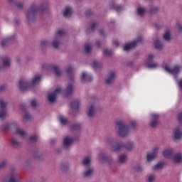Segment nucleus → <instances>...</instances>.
I'll return each instance as SVG.
<instances>
[{
  "label": "nucleus",
  "instance_id": "f257e3e1",
  "mask_svg": "<svg viewBox=\"0 0 182 182\" xmlns=\"http://www.w3.org/2000/svg\"><path fill=\"white\" fill-rule=\"evenodd\" d=\"M49 9V2L44 1L39 5L36 4H33L30 6L27 10L26 16L30 22H33L38 16V14H42L43 12H46Z\"/></svg>",
  "mask_w": 182,
  "mask_h": 182
},
{
  "label": "nucleus",
  "instance_id": "f03ea898",
  "mask_svg": "<svg viewBox=\"0 0 182 182\" xmlns=\"http://www.w3.org/2000/svg\"><path fill=\"white\" fill-rule=\"evenodd\" d=\"M130 127L136 129V127H137V122L134 120H132L129 122V126H127L124 120H119L116 123L115 129L120 137H127L130 133Z\"/></svg>",
  "mask_w": 182,
  "mask_h": 182
},
{
  "label": "nucleus",
  "instance_id": "7ed1b4c3",
  "mask_svg": "<svg viewBox=\"0 0 182 182\" xmlns=\"http://www.w3.org/2000/svg\"><path fill=\"white\" fill-rule=\"evenodd\" d=\"M41 80H42V75L39 74L34 75L30 82L25 79H21L19 80L18 83L19 89L23 91L28 90V89L32 87V86L38 85L41 82Z\"/></svg>",
  "mask_w": 182,
  "mask_h": 182
},
{
  "label": "nucleus",
  "instance_id": "20e7f679",
  "mask_svg": "<svg viewBox=\"0 0 182 182\" xmlns=\"http://www.w3.org/2000/svg\"><path fill=\"white\" fill-rule=\"evenodd\" d=\"M63 36H65V31L62 29L58 30L50 43V46H53L55 49H58V48L60 46V41H62V38H63Z\"/></svg>",
  "mask_w": 182,
  "mask_h": 182
},
{
  "label": "nucleus",
  "instance_id": "39448f33",
  "mask_svg": "<svg viewBox=\"0 0 182 182\" xmlns=\"http://www.w3.org/2000/svg\"><path fill=\"white\" fill-rule=\"evenodd\" d=\"M63 90L60 87H57L55 89H54L52 92H50L48 95V101L50 103H55L56 102V98L59 95H61L63 93Z\"/></svg>",
  "mask_w": 182,
  "mask_h": 182
},
{
  "label": "nucleus",
  "instance_id": "423d86ee",
  "mask_svg": "<svg viewBox=\"0 0 182 182\" xmlns=\"http://www.w3.org/2000/svg\"><path fill=\"white\" fill-rule=\"evenodd\" d=\"M143 41H144V39L143 38V36H139L136 38V41L125 45L124 47V50L126 51L130 50V49L136 48L137 45H140V43H142Z\"/></svg>",
  "mask_w": 182,
  "mask_h": 182
},
{
  "label": "nucleus",
  "instance_id": "0eeeda50",
  "mask_svg": "<svg viewBox=\"0 0 182 182\" xmlns=\"http://www.w3.org/2000/svg\"><path fill=\"white\" fill-rule=\"evenodd\" d=\"M164 69L165 72H167V73H170V75H173V76H176L180 73V70L181 69V66L178 65H176L173 67H170L168 65H165L164 67Z\"/></svg>",
  "mask_w": 182,
  "mask_h": 182
},
{
  "label": "nucleus",
  "instance_id": "6e6552de",
  "mask_svg": "<svg viewBox=\"0 0 182 182\" xmlns=\"http://www.w3.org/2000/svg\"><path fill=\"white\" fill-rule=\"evenodd\" d=\"M6 106H8V102L4 100H0V119L6 117Z\"/></svg>",
  "mask_w": 182,
  "mask_h": 182
},
{
  "label": "nucleus",
  "instance_id": "1a4fd4ad",
  "mask_svg": "<svg viewBox=\"0 0 182 182\" xmlns=\"http://www.w3.org/2000/svg\"><path fill=\"white\" fill-rule=\"evenodd\" d=\"M86 113L89 119H93L96 115V105L95 104L89 105L87 108Z\"/></svg>",
  "mask_w": 182,
  "mask_h": 182
},
{
  "label": "nucleus",
  "instance_id": "9d476101",
  "mask_svg": "<svg viewBox=\"0 0 182 182\" xmlns=\"http://www.w3.org/2000/svg\"><path fill=\"white\" fill-rule=\"evenodd\" d=\"M75 139L73 136H67L64 138L63 142V147L64 149H70V147L72 146V144H73Z\"/></svg>",
  "mask_w": 182,
  "mask_h": 182
},
{
  "label": "nucleus",
  "instance_id": "9b49d317",
  "mask_svg": "<svg viewBox=\"0 0 182 182\" xmlns=\"http://www.w3.org/2000/svg\"><path fill=\"white\" fill-rule=\"evenodd\" d=\"M11 66V59L8 57H3L0 60V70Z\"/></svg>",
  "mask_w": 182,
  "mask_h": 182
},
{
  "label": "nucleus",
  "instance_id": "f8f14e48",
  "mask_svg": "<svg viewBox=\"0 0 182 182\" xmlns=\"http://www.w3.org/2000/svg\"><path fill=\"white\" fill-rule=\"evenodd\" d=\"M157 153H159V147L156 146L154 148L152 153H149L146 155L147 163H151V161H153V160L157 157Z\"/></svg>",
  "mask_w": 182,
  "mask_h": 182
},
{
  "label": "nucleus",
  "instance_id": "ddd939ff",
  "mask_svg": "<svg viewBox=\"0 0 182 182\" xmlns=\"http://www.w3.org/2000/svg\"><path fill=\"white\" fill-rule=\"evenodd\" d=\"M159 117H160V115H159L158 114H151V127H157V126H159Z\"/></svg>",
  "mask_w": 182,
  "mask_h": 182
},
{
  "label": "nucleus",
  "instance_id": "4468645a",
  "mask_svg": "<svg viewBox=\"0 0 182 182\" xmlns=\"http://www.w3.org/2000/svg\"><path fill=\"white\" fill-rule=\"evenodd\" d=\"M173 139H174V140H181V139H182V128H181V127H176L173 129Z\"/></svg>",
  "mask_w": 182,
  "mask_h": 182
},
{
  "label": "nucleus",
  "instance_id": "2eb2a0df",
  "mask_svg": "<svg viewBox=\"0 0 182 182\" xmlns=\"http://www.w3.org/2000/svg\"><path fill=\"white\" fill-rule=\"evenodd\" d=\"M162 154L166 159H171V160H172L173 156H174V149L171 148L166 149L163 151Z\"/></svg>",
  "mask_w": 182,
  "mask_h": 182
},
{
  "label": "nucleus",
  "instance_id": "dca6fc26",
  "mask_svg": "<svg viewBox=\"0 0 182 182\" xmlns=\"http://www.w3.org/2000/svg\"><path fill=\"white\" fill-rule=\"evenodd\" d=\"M155 56L153 54H149L148 55V58L146 60V66L147 68H149L150 69H154V68H157L158 65L157 63L151 64L150 62H151L152 59H154Z\"/></svg>",
  "mask_w": 182,
  "mask_h": 182
},
{
  "label": "nucleus",
  "instance_id": "f3484780",
  "mask_svg": "<svg viewBox=\"0 0 182 182\" xmlns=\"http://www.w3.org/2000/svg\"><path fill=\"white\" fill-rule=\"evenodd\" d=\"M97 159L100 161H105L106 163H110L111 161H113V159L109 156H107L105 153H100L97 156Z\"/></svg>",
  "mask_w": 182,
  "mask_h": 182
},
{
  "label": "nucleus",
  "instance_id": "a211bd4d",
  "mask_svg": "<svg viewBox=\"0 0 182 182\" xmlns=\"http://www.w3.org/2000/svg\"><path fill=\"white\" fill-rule=\"evenodd\" d=\"M171 160L173 163H175V164H180L182 163V152H178L173 154Z\"/></svg>",
  "mask_w": 182,
  "mask_h": 182
},
{
  "label": "nucleus",
  "instance_id": "6ab92c4d",
  "mask_svg": "<svg viewBox=\"0 0 182 182\" xmlns=\"http://www.w3.org/2000/svg\"><path fill=\"white\" fill-rule=\"evenodd\" d=\"M146 12H147V10L146 9V7L143 6H139L136 8V14L137 16H139L140 18H143L146 15Z\"/></svg>",
  "mask_w": 182,
  "mask_h": 182
},
{
  "label": "nucleus",
  "instance_id": "aec40b11",
  "mask_svg": "<svg viewBox=\"0 0 182 182\" xmlns=\"http://www.w3.org/2000/svg\"><path fill=\"white\" fill-rule=\"evenodd\" d=\"M21 177L16 172H14L9 176V182H19Z\"/></svg>",
  "mask_w": 182,
  "mask_h": 182
},
{
  "label": "nucleus",
  "instance_id": "412c9836",
  "mask_svg": "<svg viewBox=\"0 0 182 182\" xmlns=\"http://www.w3.org/2000/svg\"><path fill=\"white\" fill-rule=\"evenodd\" d=\"M13 126L16 127V134H19L21 137H25V136H26V132L23 129L19 128V125H18V124L14 123Z\"/></svg>",
  "mask_w": 182,
  "mask_h": 182
},
{
  "label": "nucleus",
  "instance_id": "4be33fe9",
  "mask_svg": "<svg viewBox=\"0 0 182 182\" xmlns=\"http://www.w3.org/2000/svg\"><path fill=\"white\" fill-rule=\"evenodd\" d=\"M114 79H116V73H114V71H111L107 77L106 83L110 85V83H113Z\"/></svg>",
  "mask_w": 182,
  "mask_h": 182
},
{
  "label": "nucleus",
  "instance_id": "5701e85b",
  "mask_svg": "<svg viewBox=\"0 0 182 182\" xmlns=\"http://www.w3.org/2000/svg\"><path fill=\"white\" fill-rule=\"evenodd\" d=\"M129 157L127 154H121L118 156V162L120 164H126L127 163V160Z\"/></svg>",
  "mask_w": 182,
  "mask_h": 182
},
{
  "label": "nucleus",
  "instance_id": "b1692460",
  "mask_svg": "<svg viewBox=\"0 0 182 182\" xmlns=\"http://www.w3.org/2000/svg\"><path fill=\"white\" fill-rule=\"evenodd\" d=\"M82 82H90L92 80V75L87 72H82L81 75Z\"/></svg>",
  "mask_w": 182,
  "mask_h": 182
},
{
  "label": "nucleus",
  "instance_id": "393cba45",
  "mask_svg": "<svg viewBox=\"0 0 182 182\" xmlns=\"http://www.w3.org/2000/svg\"><path fill=\"white\" fill-rule=\"evenodd\" d=\"M122 149H124V144L123 142L117 143L112 146V149L115 151V153H119Z\"/></svg>",
  "mask_w": 182,
  "mask_h": 182
},
{
  "label": "nucleus",
  "instance_id": "a878e982",
  "mask_svg": "<svg viewBox=\"0 0 182 182\" xmlns=\"http://www.w3.org/2000/svg\"><path fill=\"white\" fill-rule=\"evenodd\" d=\"M154 45L156 49H158L159 50L164 48V43H163L162 41L159 39H156L154 41Z\"/></svg>",
  "mask_w": 182,
  "mask_h": 182
},
{
  "label": "nucleus",
  "instance_id": "bb28decb",
  "mask_svg": "<svg viewBox=\"0 0 182 182\" xmlns=\"http://www.w3.org/2000/svg\"><path fill=\"white\" fill-rule=\"evenodd\" d=\"M16 38V35L10 36L6 37L5 39L1 41V46H5L8 42H12Z\"/></svg>",
  "mask_w": 182,
  "mask_h": 182
},
{
  "label": "nucleus",
  "instance_id": "cd10ccee",
  "mask_svg": "<svg viewBox=\"0 0 182 182\" xmlns=\"http://www.w3.org/2000/svg\"><path fill=\"white\" fill-rule=\"evenodd\" d=\"M50 70H53L55 76H60L62 75V71L59 69V66L58 65H52L49 68Z\"/></svg>",
  "mask_w": 182,
  "mask_h": 182
},
{
  "label": "nucleus",
  "instance_id": "c85d7f7f",
  "mask_svg": "<svg viewBox=\"0 0 182 182\" xmlns=\"http://www.w3.org/2000/svg\"><path fill=\"white\" fill-rule=\"evenodd\" d=\"M80 107V101L79 100H75L71 102V109L73 110H77Z\"/></svg>",
  "mask_w": 182,
  "mask_h": 182
},
{
  "label": "nucleus",
  "instance_id": "c756f323",
  "mask_svg": "<svg viewBox=\"0 0 182 182\" xmlns=\"http://www.w3.org/2000/svg\"><path fill=\"white\" fill-rule=\"evenodd\" d=\"M70 15H72V7H70V6L65 7L63 11V16H65V18H69Z\"/></svg>",
  "mask_w": 182,
  "mask_h": 182
},
{
  "label": "nucleus",
  "instance_id": "7c9ffc66",
  "mask_svg": "<svg viewBox=\"0 0 182 182\" xmlns=\"http://www.w3.org/2000/svg\"><path fill=\"white\" fill-rule=\"evenodd\" d=\"M74 89L75 87H73V84L72 83L68 84L65 90V95H72V93H73Z\"/></svg>",
  "mask_w": 182,
  "mask_h": 182
},
{
  "label": "nucleus",
  "instance_id": "2f4dec72",
  "mask_svg": "<svg viewBox=\"0 0 182 182\" xmlns=\"http://www.w3.org/2000/svg\"><path fill=\"white\" fill-rule=\"evenodd\" d=\"M163 167H164V162H159L156 164L154 166H153V170L155 171H159V170L163 169Z\"/></svg>",
  "mask_w": 182,
  "mask_h": 182
},
{
  "label": "nucleus",
  "instance_id": "473e14b6",
  "mask_svg": "<svg viewBox=\"0 0 182 182\" xmlns=\"http://www.w3.org/2000/svg\"><path fill=\"white\" fill-rule=\"evenodd\" d=\"M164 39L166 42H170V41H171V32L169 31H166L164 34Z\"/></svg>",
  "mask_w": 182,
  "mask_h": 182
},
{
  "label": "nucleus",
  "instance_id": "72a5a7b5",
  "mask_svg": "<svg viewBox=\"0 0 182 182\" xmlns=\"http://www.w3.org/2000/svg\"><path fill=\"white\" fill-rule=\"evenodd\" d=\"M127 150H133L134 149V143L133 141H128L124 146Z\"/></svg>",
  "mask_w": 182,
  "mask_h": 182
},
{
  "label": "nucleus",
  "instance_id": "f704fd0d",
  "mask_svg": "<svg viewBox=\"0 0 182 182\" xmlns=\"http://www.w3.org/2000/svg\"><path fill=\"white\" fill-rule=\"evenodd\" d=\"M93 174V168H90L83 172L84 177H91Z\"/></svg>",
  "mask_w": 182,
  "mask_h": 182
},
{
  "label": "nucleus",
  "instance_id": "c9c22d12",
  "mask_svg": "<svg viewBox=\"0 0 182 182\" xmlns=\"http://www.w3.org/2000/svg\"><path fill=\"white\" fill-rule=\"evenodd\" d=\"M91 66L93 68V69H100V68H102V63H99L96 60H94Z\"/></svg>",
  "mask_w": 182,
  "mask_h": 182
},
{
  "label": "nucleus",
  "instance_id": "e433bc0d",
  "mask_svg": "<svg viewBox=\"0 0 182 182\" xmlns=\"http://www.w3.org/2000/svg\"><path fill=\"white\" fill-rule=\"evenodd\" d=\"M156 181V175L149 174L146 176V182H155Z\"/></svg>",
  "mask_w": 182,
  "mask_h": 182
},
{
  "label": "nucleus",
  "instance_id": "4c0bfd02",
  "mask_svg": "<svg viewBox=\"0 0 182 182\" xmlns=\"http://www.w3.org/2000/svg\"><path fill=\"white\" fill-rule=\"evenodd\" d=\"M65 70L68 75H72V73H73V71L75 70V67H73V65H68L65 68Z\"/></svg>",
  "mask_w": 182,
  "mask_h": 182
},
{
  "label": "nucleus",
  "instance_id": "58836bf2",
  "mask_svg": "<svg viewBox=\"0 0 182 182\" xmlns=\"http://www.w3.org/2000/svg\"><path fill=\"white\" fill-rule=\"evenodd\" d=\"M59 121L63 126L68 124V118H66V117H64V116H60Z\"/></svg>",
  "mask_w": 182,
  "mask_h": 182
},
{
  "label": "nucleus",
  "instance_id": "ea45409f",
  "mask_svg": "<svg viewBox=\"0 0 182 182\" xmlns=\"http://www.w3.org/2000/svg\"><path fill=\"white\" fill-rule=\"evenodd\" d=\"M91 161H92V158H90V156H87L84 158V159L82 160V164L84 166H89Z\"/></svg>",
  "mask_w": 182,
  "mask_h": 182
},
{
  "label": "nucleus",
  "instance_id": "a19ab883",
  "mask_svg": "<svg viewBox=\"0 0 182 182\" xmlns=\"http://www.w3.org/2000/svg\"><path fill=\"white\" fill-rule=\"evenodd\" d=\"M28 120H31V114H29L28 112H26L23 116L22 122L23 123H26Z\"/></svg>",
  "mask_w": 182,
  "mask_h": 182
},
{
  "label": "nucleus",
  "instance_id": "79ce46f5",
  "mask_svg": "<svg viewBox=\"0 0 182 182\" xmlns=\"http://www.w3.org/2000/svg\"><path fill=\"white\" fill-rule=\"evenodd\" d=\"M85 51L86 53H90V52H92V45L90 43H86L85 45Z\"/></svg>",
  "mask_w": 182,
  "mask_h": 182
},
{
  "label": "nucleus",
  "instance_id": "37998d69",
  "mask_svg": "<svg viewBox=\"0 0 182 182\" xmlns=\"http://www.w3.org/2000/svg\"><path fill=\"white\" fill-rule=\"evenodd\" d=\"M41 48H45V46H50V42L48 40H43L41 43Z\"/></svg>",
  "mask_w": 182,
  "mask_h": 182
},
{
  "label": "nucleus",
  "instance_id": "c03bdc74",
  "mask_svg": "<svg viewBox=\"0 0 182 182\" xmlns=\"http://www.w3.org/2000/svg\"><path fill=\"white\" fill-rule=\"evenodd\" d=\"M175 28L178 32H181L182 31V23L179 22V21L177 22Z\"/></svg>",
  "mask_w": 182,
  "mask_h": 182
},
{
  "label": "nucleus",
  "instance_id": "a18cd8bd",
  "mask_svg": "<svg viewBox=\"0 0 182 182\" xmlns=\"http://www.w3.org/2000/svg\"><path fill=\"white\" fill-rule=\"evenodd\" d=\"M112 8L113 9H116L117 12H120V11H123L124 9L123 6H119L117 4H113Z\"/></svg>",
  "mask_w": 182,
  "mask_h": 182
},
{
  "label": "nucleus",
  "instance_id": "49530a36",
  "mask_svg": "<svg viewBox=\"0 0 182 182\" xmlns=\"http://www.w3.org/2000/svg\"><path fill=\"white\" fill-rule=\"evenodd\" d=\"M11 144L14 146V147H18V146L21 145V143H19L16 139H13L11 140Z\"/></svg>",
  "mask_w": 182,
  "mask_h": 182
},
{
  "label": "nucleus",
  "instance_id": "de8ad7c7",
  "mask_svg": "<svg viewBox=\"0 0 182 182\" xmlns=\"http://www.w3.org/2000/svg\"><path fill=\"white\" fill-rule=\"evenodd\" d=\"M6 164H8L7 160H3L0 161V170L1 168H4V167H6Z\"/></svg>",
  "mask_w": 182,
  "mask_h": 182
},
{
  "label": "nucleus",
  "instance_id": "09e8293b",
  "mask_svg": "<svg viewBox=\"0 0 182 182\" xmlns=\"http://www.w3.org/2000/svg\"><path fill=\"white\" fill-rule=\"evenodd\" d=\"M72 130H79L80 129V124L76 123L71 127Z\"/></svg>",
  "mask_w": 182,
  "mask_h": 182
},
{
  "label": "nucleus",
  "instance_id": "8fccbe9b",
  "mask_svg": "<svg viewBox=\"0 0 182 182\" xmlns=\"http://www.w3.org/2000/svg\"><path fill=\"white\" fill-rule=\"evenodd\" d=\"M113 52L110 49H105L104 50V55L105 56H110Z\"/></svg>",
  "mask_w": 182,
  "mask_h": 182
},
{
  "label": "nucleus",
  "instance_id": "3c124183",
  "mask_svg": "<svg viewBox=\"0 0 182 182\" xmlns=\"http://www.w3.org/2000/svg\"><path fill=\"white\" fill-rule=\"evenodd\" d=\"M69 167V164L68 163H63L60 164L61 170H66Z\"/></svg>",
  "mask_w": 182,
  "mask_h": 182
},
{
  "label": "nucleus",
  "instance_id": "603ef678",
  "mask_svg": "<svg viewBox=\"0 0 182 182\" xmlns=\"http://www.w3.org/2000/svg\"><path fill=\"white\" fill-rule=\"evenodd\" d=\"M135 170H136V171H138L139 173H141V171H143V170H144V168H143V166H141L140 165H137L135 167Z\"/></svg>",
  "mask_w": 182,
  "mask_h": 182
},
{
  "label": "nucleus",
  "instance_id": "864d4df0",
  "mask_svg": "<svg viewBox=\"0 0 182 182\" xmlns=\"http://www.w3.org/2000/svg\"><path fill=\"white\" fill-rule=\"evenodd\" d=\"M31 141H36L38 140V135H31L30 136Z\"/></svg>",
  "mask_w": 182,
  "mask_h": 182
},
{
  "label": "nucleus",
  "instance_id": "5fc2aeb1",
  "mask_svg": "<svg viewBox=\"0 0 182 182\" xmlns=\"http://www.w3.org/2000/svg\"><path fill=\"white\" fill-rule=\"evenodd\" d=\"M32 107H36L38 106V101L36 100H31Z\"/></svg>",
  "mask_w": 182,
  "mask_h": 182
},
{
  "label": "nucleus",
  "instance_id": "6e6d98bb",
  "mask_svg": "<svg viewBox=\"0 0 182 182\" xmlns=\"http://www.w3.org/2000/svg\"><path fill=\"white\" fill-rule=\"evenodd\" d=\"M17 8H18L19 9H22V8H23V2H18L16 4Z\"/></svg>",
  "mask_w": 182,
  "mask_h": 182
},
{
  "label": "nucleus",
  "instance_id": "4d7b16f0",
  "mask_svg": "<svg viewBox=\"0 0 182 182\" xmlns=\"http://www.w3.org/2000/svg\"><path fill=\"white\" fill-rule=\"evenodd\" d=\"M106 143H107V144H112V143H113V138L107 139Z\"/></svg>",
  "mask_w": 182,
  "mask_h": 182
},
{
  "label": "nucleus",
  "instance_id": "13d9d810",
  "mask_svg": "<svg viewBox=\"0 0 182 182\" xmlns=\"http://www.w3.org/2000/svg\"><path fill=\"white\" fill-rule=\"evenodd\" d=\"M4 90H6V85H1L0 92H4Z\"/></svg>",
  "mask_w": 182,
  "mask_h": 182
},
{
  "label": "nucleus",
  "instance_id": "bf43d9fd",
  "mask_svg": "<svg viewBox=\"0 0 182 182\" xmlns=\"http://www.w3.org/2000/svg\"><path fill=\"white\" fill-rule=\"evenodd\" d=\"M178 120L179 122H182V112L178 113Z\"/></svg>",
  "mask_w": 182,
  "mask_h": 182
},
{
  "label": "nucleus",
  "instance_id": "052dcab7",
  "mask_svg": "<svg viewBox=\"0 0 182 182\" xmlns=\"http://www.w3.org/2000/svg\"><path fill=\"white\" fill-rule=\"evenodd\" d=\"M96 26H97V23H92L91 25V31H94V29H95V28H96Z\"/></svg>",
  "mask_w": 182,
  "mask_h": 182
},
{
  "label": "nucleus",
  "instance_id": "680f3d73",
  "mask_svg": "<svg viewBox=\"0 0 182 182\" xmlns=\"http://www.w3.org/2000/svg\"><path fill=\"white\" fill-rule=\"evenodd\" d=\"M159 11V8L155 7L152 10H151V14H154V12H157Z\"/></svg>",
  "mask_w": 182,
  "mask_h": 182
},
{
  "label": "nucleus",
  "instance_id": "e2e57ef3",
  "mask_svg": "<svg viewBox=\"0 0 182 182\" xmlns=\"http://www.w3.org/2000/svg\"><path fill=\"white\" fill-rule=\"evenodd\" d=\"M178 86L180 87V89H181L182 90V79H181L178 82Z\"/></svg>",
  "mask_w": 182,
  "mask_h": 182
},
{
  "label": "nucleus",
  "instance_id": "0e129e2a",
  "mask_svg": "<svg viewBox=\"0 0 182 182\" xmlns=\"http://www.w3.org/2000/svg\"><path fill=\"white\" fill-rule=\"evenodd\" d=\"M96 45H97V46H98V48H100V46L102 45V42L101 41H97Z\"/></svg>",
  "mask_w": 182,
  "mask_h": 182
},
{
  "label": "nucleus",
  "instance_id": "69168bd1",
  "mask_svg": "<svg viewBox=\"0 0 182 182\" xmlns=\"http://www.w3.org/2000/svg\"><path fill=\"white\" fill-rule=\"evenodd\" d=\"M100 33H101V35H103V31H100Z\"/></svg>",
  "mask_w": 182,
  "mask_h": 182
},
{
  "label": "nucleus",
  "instance_id": "338daca9",
  "mask_svg": "<svg viewBox=\"0 0 182 182\" xmlns=\"http://www.w3.org/2000/svg\"><path fill=\"white\" fill-rule=\"evenodd\" d=\"M9 2H14V0H9Z\"/></svg>",
  "mask_w": 182,
  "mask_h": 182
},
{
  "label": "nucleus",
  "instance_id": "774afa93",
  "mask_svg": "<svg viewBox=\"0 0 182 182\" xmlns=\"http://www.w3.org/2000/svg\"><path fill=\"white\" fill-rule=\"evenodd\" d=\"M70 80H72V77H70Z\"/></svg>",
  "mask_w": 182,
  "mask_h": 182
}]
</instances>
